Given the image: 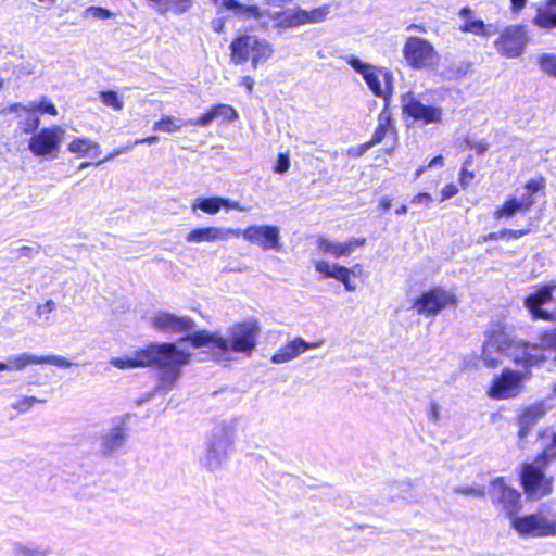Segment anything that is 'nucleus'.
I'll list each match as a JSON object with an SVG mask.
<instances>
[{
  "label": "nucleus",
  "mask_w": 556,
  "mask_h": 556,
  "mask_svg": "<svg viewBox=\"0 0 556 556\" xmlns=\"http://www.w3.org/2000/svg\"><path fill=\"white\" fill-rule=\"evenodd\" d=\"M555 354L556 329L544 332L539 343H529L513 339L504 330H493L486 334L482 346V361L486 367L495 368L505 357L511 358L516 366L525 369L539 366L546 359L544 352Z\"/></svg>",
  "instance_id": "obj_1"
},
{
  "label": "nucleus",
  "mask_w": 556,
  "mask_h": 556,
  "mask_svg": "<svg viewBox=\"0 0 556 556\" xmlns=\"http://www.w3.org/2000/svg\"><path fill=\"white\" fill-rule=\"evenodd\" d=\"M181 343L153 342L144 349L134 351L124 357H113L110 364L118 369H130L138 367H157L159 391H169L174 388L181 376L184 366L190 364L191 354L179 349Z\"/></svg>",
  "instance_id": "obj_2"
},
{
  "label": "nucleus",
  "mask_w": 556,
  "mask_h": 556,
  "mask_svg": "<svg viewBox=\"0 0 556 556\" xmlns=\"http://www.w3.org/2000/svg\"><path fill=\"white\" fill-rule=\"evenodd\" d=\"M260 333L258 323L255 319H248L229 327L227 337H223L220 332L200 330L180 338L178 343L190 342L194 349L212 345L214 358L226 362L230 359V354L251 356L256 348Z\"/></svg>",
  "instance_id": "obj_3"
},
{
  "label": "nucleus",
  "mask_w": 556,
  "mask_h": 556,
  "mask_svg": "<svg viewBox=\"0 0 556 556\" xmlns=\"http://www.w3.org/2000/svg\"><path fill=\"white\" fill-rule=\"evenodd\" d=\"M210 1L217 7L218 10L230 11L233 15L242 20H255L258 23V28L262 30L269 28V23L265 18L273 21V27L279 33L294 28V25H289V20L291 18L290 15L294 14L295 8L283 10L285 5L292 2V0H264V3L268 7L266 9H262L256 4H243L238 0Z\"/></svg>",
  "instance_id": "obj_4"
},
{
  "label": "nucleus",
  "mask_w": 556,
  "mask_h": 556,
  "mask_svg": "<svg viewBox=\"0 0 556 556\" xmlns=\"http://www.w3.org/2000/svg\"><path fill=\"white\" fill-rule=\"evenodd\" d=\"M553 462H556V432L535 460L522 466L521 484L530 497L542 498L552 493L553 478H545L544 469Z\"/></svg>",
  "instance_id": "obj_5"
},
{
  "label": "nucleus",
  "mask_w": 556,
  "mask_h": 556,
  "mask_svg": "<svg viewBox=\"0 0 556 556\" xmlns=\"http://www.w3.org/2000/svg\"><path fill=\"white\" fill-rule=\"evenodd\" d=\"M235 421H223L216 425L206 440L205 454L201 465L208 471L220 469L228 459V452L235 442Z\"/></svg>",
  "instance_id": "obj_6"
},
{
  "label": "nucleus",
  "mask_w": 556,
  "mask_h": 556,
  "mask_svg": "<svg viewBox=\"0 0 556 556\" xmlns=\"http://www.w3.org/2000/svg\"><path fill=\"white\" fill-rule=\"evenodd\" d=\"M231 62L236 65L251 61L256 70L260 64L268 61L274 54L273 45L255 35H241L230 43Z\"/></svg>",
  "instance_id": "obj_7"
},
{
  "label": "nucleus",
  "mask_w": 556,
  "mask_h": 556,
  "mask_svg": "<svg viewBox=\"0 0 556 556\" xmlns=\"http://www.w3.org/2000/svg\"><path fill=\"white\" fill-rule=\"evenodd\" d=\"M510 528L523 539L556 536V514L538 510L511 517Z\"/></svg>",
  "instance_id": "obj_8"
},
{
  "label": "nucleus",
  "mask_w": 556,
  "mask_h": 556,
  "mask_svg": "<svg viewBox=\"0 0 556 556\" xmlns=\"http://www.w3.org/2000/svg\"><path fill=\"white\" fill-rule=\"evenodd\" d=\"M345 61L351 67L361 74L368 88L377 97L388 99L391 93L393 76L390 71L383 67H377L361 61L354 55L345 56Z\"/></svg>",
  "instance_id": "obj_9"
},
{
  "label": "nucleus",
  "mask_w": 556,
  "mask_h": 556,
  "mask_svg": "<svg viewBox=\"0 0 556 556\" xmlns=\"http://www.w3.org/2000/svg\"><path fill=\"white\" fill-rule=\"evenodd\" d=\"M403 55L414 70H427L439 63L440 56L434 47L426 39L410 36L403 47Z\"/></svg>",
  "instance_id": "obj_10"
},
{
  "label": "nucleus",
  "mask_w": 556,
  "mask_h": 556,
  "mask_svg": "<svg viewBox=\"0 0 556 556\" xmlns=\"http://www.w3.org/2000/svg\"><path fill=\"white\" fill-rule=\"evenodd\" d=\"M65 136L62 126L43 127L28 140L29 151L38 157H56Z\"/></svg>",
  "instance_id": "obj_11"
},
{
  "label": "nucleus",
  "mask_w": 556,
  "mask_h": 556,
  "mask_svg": "<svg viewBox=\"0 0 556 556\" xmlns=\"http://www.w3.org/2000/svg\"><path fill=\"white\" fill-rule=\"evenodd\" d=\"M129 434L127 417H116L103 430L99 439V452L104 457H112L127 444Z\"/></svg>",
  "instance_id": "obj_12"
},
{
  "label": "nucleus",
  "mask_w": 556,
  "mask_h": 556,
  "mask_svg": "<svg viewBox=\"0 0 556 556\" xmlns=\"http://www.w3.org/2000/svg\"><path fill=\"white\" fill-rule=\"evenodd\" d=\"M456 295L443 288H433L424 292L414 302V308L419 315L435 316L447 307H456Z\"/></svg>",
  "instance_id": "obj_13"
},
{
  "label": "nucleus",
  "mask_w": 556,
  "mask_h": 556,
  "mask_svg": "<svg viewBox=\"0 0 556 556\" xmlns=\"http://www.w3.org/2000/svg\"><path fill=\"white\" fill-rule=\"evenodd\" d=\"M403 113L424 125L437 124L442 121L443 112L440 106L427 105L412 92L401 97Z\"/></svg>",
  "instance_id": "obj_14"
},
{
  "label": "nucleus",
  "mask_w": 556,
  "mask_h": 556,
  "mask_svg": "<svg viewBox=\"0 0 556 556\" xmlns=\"http://www.w3.org/2000/svg\"><path fill=\"white\" fill-rule=\"evenodd\" d=\"M489 495L492 504L505 511L510 521L511 517H516L520 508L521 494L508 486L502 477L491 482Z\"/></svg>",
  "instance_id": "obj_15"
},
{
  "label": "nucleus",
  "mask_w": 556,
  "mask_h": 556,
  "mask_svg": "<svg viewBox=\"0 0 556 556\" xmlns=\"http://www.w3.org/2000/svg\"><path fill=\"white\" fill-rule=\"evenodd\" d=\"M530 368L525 371H515L511 369L503 370L500 377L493 380L489 390V396L496 400L514 397L518 394L520 383L530 377Z\"/></svg>",
  "instance_id": "obj_16"
},
{
  "label": "nucleus",
  "mask_w": 556,
  "mask_h": 556,
  "mask_svg": "<svg viewBox=\"0 0 556 556\" xmlns=\"http://www.w3.org/2000/svg\"><path fill=\"white\" fill-rule=\"evenodd\" d=\"M153 329L170 334L187 333L185 337L193 333L195 328L194 320L189 316H179L168 312H157L150 319Z\"/></svg>",
  "instance_id": "obj_17"
},
{
  "label": "nucleus",
  "mask_w": 556,
  "mask_h": 556,
  "mask_svg": "<svg viewBox=\"0 0 556 556\" xmlns=\"http://www.w3.org/2000/svg\"><path fill=\"white\" fill-rule=\"evenodd\" d=\"M526 45L527 33L521 25L506 27L494 42L496 50L508 59H514L522 54Z\"/></svg>",
  "instance_id": "obj_18"
},
{
  "label": "nucleus",
  "mask_w": 556,
  "mask_h": 556,
  "mask_svg": "<svg viewBox=\"0 0 556 556\" xmlns=\"http://www.w3.org/2000/svg\"><path fill=\"white\" fill-rule=\"evenodd\" d=\"M50 364L58 367L70 368L74 365L67 358L60 355L36 356L28 353L12 355L7 363L0 362V371L3 370H24L29 365Z\"/></svg>",
  "instance_id": "obj_19"
},
{
  "label": "nucleus",
  "mask_w": 556,
  "mask_h": 556,
  "mask_svg": "<svg viewBox=\"0 0 556 556\" xmlns=\"http://www.w3.org/2000/svg\"><path fill=\"white\" fill-rule=\"evenodd\" d=\"M240 236H242L244 240L253 244H257L264 251H279L281 249L280 231L277 226H250L244 230H241Z\"/></svg>",
  "instance_id": "obj_20"
},
{
  "label": "nucleus",
  "mask_w": 556,
  "mask_h": 556,
  "mask_svg": "<svg viewBox=\"0 0 556 556\" xmlns=\"http://www.w3.org/2000/svg\"><path fill=\"white\" fill-rule=\"evenodd\" d=\"M554 287L543 286L525 299V305L531 313L533 319L556 320V311L549 313L542 306L552 300Z\"/></svg>",
  "instance_id": "obj_21"
},
{
  "label": "nucleus",
  "mask_w": 556,
  "mask_h": 556,
  "mask_svg": "<svg viewBox=\"0 0 556 556\" xmlns=\"http://www.w3.org/2000/svg\"><path fill=\"white\" fill-rule=\"evenodd\" d=\"M241 229L239 228L208 226L204 228L192 229L186 237V240L190 243L226 241L230 237H239Z\"/></svg>",
  "instance_id": "obj_22"
},
{
  "label": "nucleus",
  "mask_w": 556,
  "mask_h": 556,
  "mask_svg": "<svg viewBox=\"0 0 556 556\" xmlns=\"http://www.w3.org/2000/svg\"><path fill=\"white\" fill-rule=\"evenodd\" d=\"M331 12L330 4H324L319 8H315L312 10H305L300 7L295 8L294 14L290 15L289 25H294L295 27H300L306 24H318L326 21L328 15Z\"/></svg>",
  "instance_id": "obj_23"
},
{
  "label": "nucleus",
  "mask_w": 556,
  "mask_h": 556,
  "mask_svg": "<svg viewBox=\"0 0 556 556\" xmlns=\"http://www.w3.org/2000/svg\"><path fill=\"white\" fill-rule=\"evenodd\" d=\"M319 343L314 342L309 343L303 340L302 338H296L289 342L288 344L281 346L273 356L271 362L274 364H282L289 361L294 359L295 357L303 354L305 351L309 349L318 348Z\"/></svg>",
  "instance_id": "obj_24"
},
{
  "label": "nucleus",
  "mask_w": 556,
  "mask_h": 556,
  "mask_svg": "<svg viewBox=\"0 0 556 556\" xmlns=\"http://www.w3.org/2000/svg\"><path fill=\"white\" fill-rule=\"evenodd\" d=\"M218 117H222L224 121L227 122H233L238 119L239 115L232 106L219 103L211 108L206 113H204L200 117L195 119H188V123L194 126L206 127Z\"/></svg>",
  "instance_id": "obj_25"
},
{
  "label": "nucleus",
  "mask_w": 556,
  "mask_h": 556,
  "mask_svg": "<svg viewBox=\"0 0 556 556\" xmlns=\"http://www.w3.org/2000/svg\"><path fill=\"white\" fill-rule=\"evenodd\" d=\"M315 268L325 278H334L342 282L346 291L352 292L356 289V285L350 279L351 274H349L348 267L338 264H329L325 261H317L315 262Z\"/></svg>",
  "instance_id": "obj_26"
},
{
  "label": "nucleus",
  "mask_w": 556,
  "mask_h": 556,
  "mask_svg": "<svg viewBox=\"0 0 556 556\" xmlns=\"http://www.w3.org/2000/svg\"><path fill=\"white\" fill-rule=\"evenodd\" d=\"M5 111L10 113H15L17 117H22V113L30 114V113H47L53 116L58 115V110L55 105L48 101L46 98H42L38 102H29L27 104L14 103L10 105ZM4 110L2 111V113Z\"/></svg>",
  "instance_id": "obj_27"
},
{
  "label": "nucleus",
  "mask_w": 556,
  "mask_h": 556,
  "mask_svg": "<svg viewBox=\"0 0 556 556\" xmlns=\"http://www.w3.org/2000/svg\"><path fill=\"white\" fill-rule=\"evenodd\" d=\"M545 415L543 404H534L527 407L519 417V437L525 438L530 429Z\"/></svg>",
  "instance_id": "obj_28"
},
{
  "label": "nucleus",
  "mask_w": 556,
  "mask_h": 556,
  "mask_svg": "<svg viewBox=\"0 0 556 556\" xmlns=\"http://www.w3.org/2000/svg\"><path fill=\"white\" fill-rule=\"evenodd\" d=\"M11 554L12 556H49L51 549L35 542L15 541L11 545Z\"/></svg>",
  "instance_id": "obj_29"
},
{
  "label": "nucleus",
  "mask_w": 556,
  "mask_h": 556,
  "mask_svg": "<svg viewBox=\"0 0 556 556\" xmlns=\"http://www.w3.org/2000/svg\"><path fill=\"white\" fill-rule=\"evenodd\" d=\"M67 149L79 156H98L101 153L100 146L89 138H76L70 142Z\"/></svg>",
  "instance_id": "obj_30"
},
{
  "label": "nucleus",
  "mask_w": 556,
  "mask_h": 556,
  "mask_svg": "<svg viewBox=\"0 0 556 556\" xmlns=\"http://www.w3.org/2000/svg\"><path fill=\"white\" fill-rule=\"evenodd\" d=\"M547 9H539L535 17L533 18V23L542 28H553L556 27V12L552 9L556 8V0H548Z\"/></svg>",
  "instance_id": "obj_31"
},
{
  "label": "nucleus",
  "mask_w": 556,
  "mask_h": 556,
  "mask_svg": "<svg viewBox=\"0 0 556 556\" xmlns=\"http://www.w3.org/2000/svg\"><path fill=\"white\" fill-rule=\"evenodd\" d=\"M191 125L187 121H182L173 116L165 115L153 124V130L174 134L179 131L184 126Z\"/></svg>",
  "instance_id": "obj_32"
},
{
  "label": "nucleus",
  "mask_w": 556,
  "mask_h": 556,
  "mask_svg": "<svg viewBox=\"0 0 556 556\" xmlns=\"http://www.w3.org/2000/svg\"><path fill=\"white\" fill-rule=\"evenodd\" d=\"M219 203L220 197H211V198H198L192 203L191 210L195 212L197 210H201L207 214H216L219 212Z\"/></svg>",
  "instance_id": "obj_33"
},
{
  "label": "nucleus",
  "mask_w": 556,
  "mask_h": 556,
  "mask_svg": "<svg viewBox=\"0 0 556 556\" xmlns=\"http://www.w3.org/2000/svg\"><path fill=\"white\" fill-rule=\"evenodd\" d=\"M17 126L24 134L34 135L40 126V118L36 113H22V117H18Z\"/></svg>",
  "instance_id": "obj_34"
},
{
  "label": "nucleus",
  "mask_w": 556,
  "mask_h": 556,
  "mask_svg": "<svg viewBox=\"0 0 556 556\" xmlns=\"http://www.w3.org/2000/svg\"><path fill=\"white\" fill-rule=\"evenodd\" d=\"M318 248L321 252L328 253L337 258L346 256L343 243L341 242H333L326 238H320L318 240Z\"/></svg>",
  "instance_id": "obj_35"
},
{
  "label": "nucleus",
  "mask_w": 556,
  "mask_h": 556,
  "mask_svg": "<svg viewBox=\"0 0 556 556\" xmlns=\"http://www.w3.org/2000/svg\"><path fill=\"white\" fill-rule=\"evenodd\" d=\"M518 212H522L521 206L517 201V197H511L503 204L501 208L496 211L495 216L497 218L513 217Z\"/></svg>",
  "instance_id": "obj_36"
},
{
  "label": "nucleus",
  "mask_w": 556,
  "mask_h": 556,
  "mask_svg": "<svg viewBox=\"0 0 556 556\" xmlns=\"http://www.w3.org/2000/svg\"><path fill=\"white\" fill-rule=\"evenodd\" d=\"M100 100L103 104H105L109 108L114 109L115 111H121L124 108L123 100L118 97L116 91L109 90V91H101L100 92Z\"/></svg>",
  "instance_id": "obj_37"
},
{
  "label": "nucleus",
  "mask_w": 556,
  "mask_h": 556,
  "mask_svg": "<svg viewBox=\"0 0 556 556\" xmlns=\"http://www.w3.org/2000/svg\"><path fill=\"white\" fill-rule=\"evenodd\" d=\"M462 31L464 33H472L475 35H481V36H490L489 33H486L485 24L482 20H468L464 24L463 27H460Z\"/></svg>",
  "instance_id": "obj_38"
},
{
  "label": "nucleus",
  "mask_w": 556,
  "mask_h": 556,
  "mask_svg": "<svg viewBox=\"0 0 556 556\" xmlns=\"http://www.w3.org/2000/svg\"><path fill=\"white\" fill-rule=\"evenodd\" d=\"M453 492L455 494H460V495H464V496H471V497H484V495H485V492H484L483 488H481V486H473V485H466V486L459 485V486H455L453 489Z\"/></svg>",
  "instance_id": "obj_39"
},
{
  "label": "nucleus",
  "mask_w": 556,
  "mask_h": 556,
  "mask_svg": "<svg viewBox=\"0 0 556 556\" xmlns=\"http://www.w3.org/2000/svg\"><path fill=\"white\" fill-rule=\"evenodd\" d=\"M388 124H389L388 119L386 122H381L380 121L378 127L376 128V130H375V132L372 135L371 140H369L368 142L365 143V149H370L375 144H377V143L382 141V139L386 137V134H387V130H388V127H389Z\"/></svg>",
  "instance_id": "obj_40"
},
{
  "label": "nucleus",
  "mask_w": 556,
  "mask_h": 556,
  "mask_svg": "<svg viewBox=\"0 0 556 556\" xmlns=\"http://www.w3.org/2000/svg\"><path fill=\"white\" fill-rule=\"evenodd\" d=\"M540 66L544 73L556 77V56L553 54H543L540 58Z\"/></svg>",
  "instance_id": "obj_41"
},
{
  "label": "nucleus",
  "mask_w": 556,
  "mask_h": 556,
  "mask_svg": "<svg viewBox=\"0 0 556 556\" xmlns=\"http://www.w3.org/2000/svg\"><path fill=\"white\" fill-rule=\"evenodd\" d=\"M113 16V13L101 7H89L84 12V17H93L96 20H106Z\"/></svg>",
  "instance_id": "obj_42"
},
{
  "label": "nucleus",
  "mask_w": 556,
  "mask_h": 556,
  "mask_svg": "<svg viewBox=\"0 0 556 556\" xmlns=\"http://www.w3.org/2000/svg\"><path fill=\"white\" fill-rule=\"evenodd\" d=\"M45 401L39 400L35 396H24L17 403L13 405V408L20 413L28 412L36 403H43Z\"/></svg>",
  "instance_id": "obj_43"
},
{
  "label": "nucleus",
  "mask_w": 556,
  "mask_h": 556,
  "mask_svg": "<svg viewBox=\"0 0 556 556\" xmlns=\"http://www.w3.org/2000/svg\"><path fill=\"white\" fill-rule=\"evenodd\" d=\"M518 203L521 206V211L527 212L534 203L533 194L526 189L517 198Z\"/></svg>",
  "instance_id": "obj_44"
},
{
  "label": "nucleus",
  "mask_w": 556,
  "mask_h": 556,
  "mask_svg": "<svg viewBox=\"0 0 556 556\" xmlns=\"http://www.w3.org/2000/svg\"><path fill=\"white\" fill-rule=\"evenodd\" d=\"M342 243H343L345 254H346V256H349L353 253V251L356 248L363 247L366 243V239L365 238H350L349 240H346L345 242H342Z\"/></svg>",
  "instance_id": "obj_45"
},
{
  "label": "nucleus",
  "mask_w": 556,
  "mask_h": 556,
  "mask_svg": "<svg viewBox=\"0 0 556 556\" xmlns=\"http://www.w3.org/2000/svg\"><path fill=\"white\" fill-rule=\"evenodd\" d=\"M342 243H343L345 254H346V256H349L353 253V251L356 248L363 247L366 243V239L365 238H350L349 240H346L345 242H342Z\"/></svg>",
  "instance_id": "obj_46"
},
{
  "label": "nucleus",
  "mask_w": 556,
  "mask_h": 556,
  "mask_svg": "<svg viewBox=\"0 0 556 556\" xmlns=\"http://www.w3.org/2000/svg\"><path fill=\"white\" fill-rule=\"evenodd\" d=\"M290 167V159L287 154L285 153H280L278 155V159H277V162H276V165H275V173L277 174H285L286 172H288Z\"/></svg>",
  "instance_id": "obj_47"
},
{
  "label": "nucleus",
  "mask_w": 556,
  "mask_h": 556,
  "mask_svg": "<svg viewBox=\"0 0 556 556\" xmlns=\"http://www.w3.org/2000/svg\"><path fill=\"white\" fill-rule=\"evenodd\" d=\"M132 148H134V144H130V142L124 147H119V148L115 149L113 152H111L109 155H106L103 160H100L97 163V165H100L101 163L106 162V161H111L121 154L127 153V152L131 151Z\"/></svg>",
  "instance_id": "obj_48"
},
{
  "label": "nucleus",
  "mask_w": 556,
  "mask_h": 556,
  "mask_svg": "<svg viewBox=\"0 0 556 556\" xmlns=\"http://www.w3.org/2000/svg\"><path fill=\"white\" fill-rule=\"evenodd\" d=\"M544 187H545L544 179L543 178H539V179H531V180H529L526 184L525 189L527 191L531 192L532 194H534L535 192L542 190Z\"/></svg>",
  "instance_id": "obj_49"
},
{
  "label": "nucleus",
  "mask_w": 556,
  "mask_h": 556,
  "mask_svg": "<svg viewBox=\"0 0 556 556\" xmlns=\"http://www.w3.org/2000/svg\"><path fill=\"white\" fill-rule=\"evenodd\" d=\"M428 418L430 421H432L433 424H438L440 421V418H441V407L439 404L437 403H431L430 404V407L428 409Z\"/></svg>",
  "instance_id": "obj_50"
},
{
  "label": "nucleus",
  "mask_w": 556,
  "mask_h": 556,
  "mask_svg": "<svg viewBox=\"0 0 556 556\" xmlns=\"http://www.w3.org/2000/svg\"><path fill=\"white\" fill-rule=\"evenodd\" d=\"M466 142L471 149H475L478 154H483L489 149V143L485 142L484 140L471 141L467 139Z\"/></svg>",
  "instance_id": "obj_51"
},
{
  "label": "nucleus",
  "mask_w": 556,
  "mask_h": 556,
  "mask_svg": "<svg viewBox=\"0 0 556 556\" xmlns=\"http://www.w3.org/2000/svg\"><path fill=\"white\" fill-rule=\"evenodd\" d=\"M475 174L469 172L466 167H463L460 170L459 182L463 187H467L473 180Z\"/></svg>",
  "instance_id": "obj_52"
},
{
  "label": "nucleus",
  "mask_w": 556,
  "mask_h": 556,
  "mask_svg": "<svg viewBox=\"0 0 556 556\" xmlns=\"http://www.w3.org/2000/svg\"><path fill=\"white\" fill-rule=\"evenodd\" d=\"M38 253V250L35 249V248H31V247H28V245H23V247H20L17 250H16V254L18 257H28V258H31L34 257L36 254Z\"/></svg>",
  "instance_id": "obj_53"
},
{
  "label": "nucleus",
  "mask_w": 556,
  "mask_h": 556,
  "mask_svg": "<svg viewBox=\"0 0 556 556\" xmlns=\"http://www.w3.org/2000/svg\"><path fill=\"white\" fill-rule=\"evenodd\" d=\"M431 201H432V197L429 193L420 192L413 198L412 203H415V204L422 203V204L428 205Z\"/></svg>",
  "instance_id": "obj_54"
},
{
  "label": "nucleus",
  "mask_w": 556,
  "mask_h": 556,
  "mask_svg": "<svg viewBox=\"0 0 556 556\" xmlns=\"http://www.w3.org/2000/svg\"><path fill=\"white\" fill-rule=\"evenodd\" d=\"M222 207H228L233 210L242 211L243 208L240 206L239 202L230 201L228 199L220 198L219 208Z\"/></svg>",
  "instance_id": "obj_55"
},
{
  "label": "nucleus",
  "mask_w": 556,
  "mask_h": 556,
  "mask_svg": "<svg viewBox=\"0 0 556 556\" xmlns=\"http://www.w3.org/2000/svg\"><path fill=\"white\" fill-rule=\"evenodd\" d=\"M528 232H529L528 229H520V230L506 229L501 233V237L509 236L511 238H520Z\"/></svg>",
  "instance_id": "obj_56"
},
{
  "label": "nucleus",
  "mask_w": 556,
  "mask_h": 556,
  "mask_svg": "<svg viewBox=\"0 0 556 556\" xmlns=\"http://www.w3.org/2000/svg\"><path fill=\"white\" fill-rule=\"evenodd\" d=\"M457 188L454 185H447L442 190V200L450 199L457 193Z\"/></svg>",
  "instance_id": "obj_57"
},
{
  "label": "nucleus",
  "mask_w": 556,
  "mask_h": 556,
  "mask_svg": "<svg viewBox=\"0 0 556 556\" xmlns=\"http://www.w3.org/2000/svg\"><path fill=\"white\" fill-rule=\"evenodd\" d=\"M55 309V303L53 300H47L43 305L38 306V313L42 314L43 312L51 313Z\"/></svg>",
  "instance_id": "obj_58"
},
{
  "label": "nucleus",
  "mask_w": 556,
  "mask_h": 556,
  "mask_svg": "<svg viewBox=\"0 0 556 556\" xmlns=\"http://www.w3.org/2000/svg\"><path fill=\"white\" fill-rule=\"evenodd\" d=\"M211 27L212 29L215 31V33H222L224 30V27H225V22L223 18L220 17H217V18H214L212 20L211 22Z\"/></svg>",
  "instance_id": "obj_59"
},
{
  "label": "nucleus",
  "mask_w": 556,
  "mask_h": 556,
  "mask_svg": "<svg viewBox=\"0 0 556 556\" xmlns=\"http://www.w3.org/2000/svg\"><path fill=\"white\" fill-rule=\"evenodd\" d=\"M157 141H159V137L157 136H149V137H146V138H142V139H137L136 141L130 142V144H134V147L137 146V144H143V143L154 144Z\"/></svg>",
  "instance_id": "obj_60"
},
{
  "label": "nucleus",
  "mask_w": 556,
  "mask_h": 556,
  "mask_svg": "<svg viewBox=\"0 0 556 556\" xmlns=\"http://www.w3.org/2000/svg\"><path fill=\"white\" fill-rule=\"evenodd\" d=\"M241 85H243L249 93L252 92L254 86V79L250 76L242 77Z\"/></svg>",
  "instance_id": "obj_61"
},
{
  "label": "nucleus",
  "mask_w": 556,
  "mask_h": 556,
  "mask_svg": "<svg viewBox=\"0 0 556 556\" xmlns=\"http://www.w3.org/2000/svg\"><path fill=\"white\" fill-rule=\"evenodd\" d=\"M444 165V160H443V156L442 155H438L435 157H433L429 164L427 165L428 168H433V167H442Z\"/></svg>",
  "instance_id": "obj_62"
},
{
  "label": "nucleus",
  "mask_w": 556,
  "mask_h": 556,
  "mask_svg": "<svg viewBox=\"0 0 556 556\" xmlns=\"http://www.w3.org/2000/svg\"><path fill=\"white\" fill-rule=\"evenodd\" d=\"M526 2L527 0H510V8L514 12H518L526 5Z\"/></svg>",
  "instance_id": "obj_63"
},
{
  "label": "nucleus",
  "mask_w": 556,
  "mask_h": 556,
  "mask_svg": "<svg viewBox=\"0 0 556 556\" xmlns=\"http://www.w3.org/2000/svg\"><path fill=\"white\" fill-rule=\"evenodd\" d=\"M363 268L362 265L356 264L352 268H348L349 274L353 276H358L362 273Z\"/></svg>",
  "instance_id": "obj_64"
}]
</instances>
